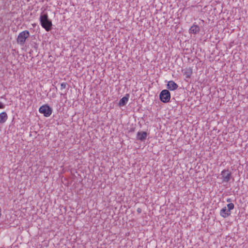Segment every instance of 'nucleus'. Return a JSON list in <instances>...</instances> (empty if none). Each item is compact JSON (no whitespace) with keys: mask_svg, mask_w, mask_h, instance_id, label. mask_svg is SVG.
Instances as JSON below:
<instances>
[{"mask_svg":"<svg viewBox=\"0 0 248 248\" xmlns=\"http://www.w3.org/2000/svg\"><path fill=\"white\" fill-rule=\"evenodd\" d=\"M40 20L41 26L46 31H48L51 29L52 22L50 20L48 19L47 14L41 15Z\"/></svg>","mask_w":248,"mask_h":248,"instance_id":"nucleus-1","label":"nucleus"},{"mask_svg":"<svg viewBox=\"0 0 248 248\" xmlns=\"http://www.w3.org/2000/svg\"><path fill=\"white\" fill-rule=\"evenodd\" d=\"M30 36V32L28 31H24L21 32L18 35L17 42L21 46H23L26 39Z\"/></svg>","mask_w":248,"mask_h":248,"instance_id":"nucleus-2","label":"nucleus"},{"mask_svg":"<svg viewBox=\"0 0 248 248\" xmlns=\"http://www.w3.org/2000/svg\"><path fill=\"white\" fill-rule=\"evenodd\" d=\"M159 98L163 103H168L170 99V93L168 90H163L160 93Z\"/></svg>","mask_w":248,"mask_h":248,"instance_id":"nucleus-3","label":"nucleus"},{"mask_svg":"<svg viewBox=\"0 0 248 248\" xmlns=\"http://www.w3.org/2000/svg\"><path fill=\"white\" fill-rule=\"evenodd\" d=\"M39 112L41 113L44 114L45 117H49L52 113V109L47 105H45L41 106L39 109Z\"/></svg>","mask_w":248,"mask_h":248,"instance_id":"nucleus-4","label":"nucleus"},{"mask_svg":"<svg viewBox=\"0 0 248 248\" xmlns=\"http://www.w3.org/2000/svg\"><path fill=\"white\" fill-rule=\"evenodd\" d=\"M221 175L223 182L228 183L231 178V173L228 170H224L221 171Z\"/></svg>","mask_w":248,"mask_h":248,"instance_id":"nucleus-5","label":"nucleus"},{"mask_svg":"<svg viewBox=\"0 0 248 248\" xmlns=\"http://www.w3.org/2000/svg\"><path fill=\"white\" fill-rule=\"evenodd\" d=\"M147 133L144 131L138 132L137 134V139L140 140H144L147 136Z\"/></svg>","mask_w":248,"mask_h":248,"instance_id":"nucleus-6","label":"nucleus"},{"mask_svg":"<svg viewBox=\"0 0 248 248\" xmlns=\"http://www.w3.org/2000/svg\"><path fill=\"white\" fill-rule=\"evenodd\" d=\"M220 215L223 217L226 218L231 215V212L229 210L227 209L226 207H224L221 209Z\"/></svg>","mask_w":248,"mask_h":248,"instance_id":"nucleus-7","label":"nucleus"},{"mask_svg":"<svg viewBox=\"0 0 248 248\" xmlns=\"http://www.w3.org/2000/svg\"><path fill=\"white\" fill-rule=\"evenodd\" d=\"M167 88L170 91H174L177 89L178 85L173 81H169L167 84Z\"/></svg>","mask_w":248,"mask_h":248,"instance_id":"nucleus-8","label":"nucleus"},{"mask_svg":"<svg viewBox=\"0 0 248 248\" xmlns=\"http://www.w3.org/2000/svg\"><path fill=\"white\" fill-rule=\"evenodd\" d=\"M129 97V95L128 94H127L125 96H124L120 100L119 105L120 106H124L125 105L128 101Z\"/></svg>","mask_w":248,"mask_h":248,"instance_id":"nucleus-9","label":"nucleus"},{"mask_svg":"<svg viewBox=\"0 0 248 248\" xmlns=\"http://www.w3.org/2000/svg\"><path fill=\"white\" fill-rule=\"evenodd\" d=\"M200 31V27L197 25L193 24L189 29V31L190 33L197 34Z\"/></svg>","mask_w":248,"mask_h":248,"instance_id":"nucleus-10","label":"nucleus"},{"mask_svg":"<svg viewBox=\"0 0 248 248\" xmlns=\"http://www.w3.org/2000/svg\"><path fill=\"white\" fill-rule=\"evenodd\" d=\"M8 116L5 112L0 113V123H4L7 119Z\"/></svg>","mask_w":248,"mask_h":248,"instance_id":"nucleus-11","label":"nucleus"},{"mask_svg":"<svg viewBox=\"0 0 248 248\" xmlns=\"http://www.w3.org/2000/svg\"><path fill=\"white\" fill-rule=\"evenodd\" d=\"M234 205L233 203H230L227 204V207L228 208V209L230 211L231 210H232L234 208Z\"/></svg>","mask_w":248,"mask_h":248,"instance_id":"nucleus-12","label":"nucleus"},{"mask_svg":"<svg viewBox=\"0 0 248 248\" xmlns=\"http://www.w3.org/2000/svg\"><path fill=\"white\" fill-rule=\"evenodd\" d=\"M67 84L65 82H63V83H61V90L65 89L67 87Z\"/></svg>","mask_w":248,"mask_h":248,"instance_id":"nucleus-13","label":"nucleus"},{"mask_svg":"<svg viewBox=\"0 0 248 248\" xmlns=\"http://www.w3.org/2000/svg\"><path fill=\"white\" fill-rule=\"evenodd\" d=\"M4 105L2 102H0V108H4Z\"/></svg>","mask_w":248,"mask_h":248,"instance_id":"nucleus-14","label":"nucleus"},{"mask_svg":"<svg viewBox=\"0 0 248 248\" xmlns=\"http://www.w3.org/2000/svg\"><path fill=\"white\" fill-rule=\"evenodd\" d=\"M227 202H231V199H228L227 200Z\"/></svg>","mask_w":248,"mask_h":248,"instance_id":"nucleus-15","label":"nucleus"},{"mask_svg":"<svg viewBox=\"0 0 248 248\" xmlns=\"http://www.w3.org/2000/svg\"><path fill=\"white\" fill-rule=\"evenodd\" d=\"M137 211L139 213H140L141 212V209L140 208H138V210H137Z\"/></svg>","mask_w":248,"mask_h":248,"instance_id":"nucleus-16","label":"nucleus"}]
</instances>
